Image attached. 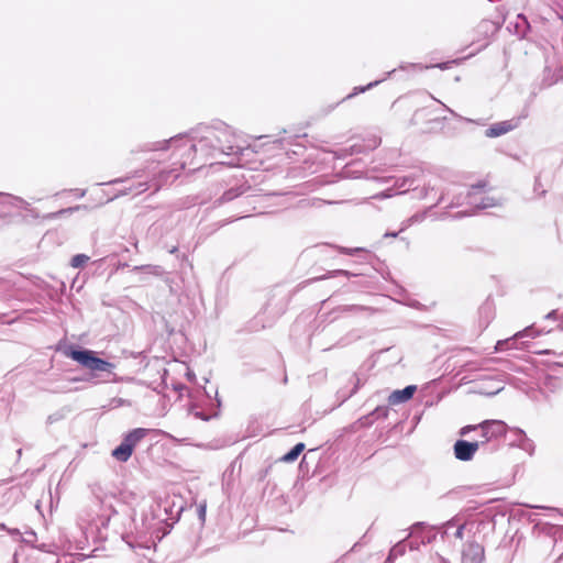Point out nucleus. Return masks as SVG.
<instances>
[{
  "instance_id": "nucleus-4",
  "label": "nucleus",
  "mask_w": 563,
  "mask_h": 563,
  "mask_svg": "<svg viewBox=\"0 0 563 563\" xmlns=\"http://www.w3.org/2000/svg\"><path fill=\"white\" fill-rule=\"evenodd\" d=\"M481 442H468L465 440H457L454 445L455 459L467 462L471 461L479 448Z\"/></svg>"
},
{
  "instance_id": "nucleus-11",
  "label": "nucleus",
  "mask_w": 563,
  "mask_h": 563,
  "mask_svg": "<svg viewBox=\"0 0 563 563\" xmlns=\"http://www.w3.org/2000/svg\"><path fill=\"white\" fill-rule=\"evenodd\" d=\"M525 335H529V329H525L523 331H519L518 333H516L512 338H509V339H506V340H499L497 343H496V347L495 350L497 352H503L505 350H508V349H512L514 347V344H515V341L517 338H522Z\"/></svg>"
},
{
  "instance_id": "nucleus-37",
  "label": "nucleus",
  "mask_w": 563,
  "mask_h": 563,
  "mask_svg": "<svg viewBox=\"0 0 563 563\" xmlns=\"http://www.w3.org/2000/svg\"><path fill=\"white\" fill-rule=\"evenodd\" d=\"M438 67H440L441 69H444V68H446V64H439Z\"/></svg>"
},
{
  "instance_id": "nucleus-34",
  "label": "nucleus",
  "mask_w": 563,
  "mask_h": 563,
  "mask_svg": "<svg viewBox=\"0 0 563 563\" xmlns=\"http://www.w3.org/2000/svg\"><path fill=\"white\" fill-rule=\"evenodd\" d=\"M177 250H178V249H177V246H174V247H172V249L169 250V253H170V254H174V253H176V252H177Z\"/></svg>"
},
{
  "instance_id": "nucleus-27",
  "label": "nucleus",
  "mask_w": 563,
  "mask_h": 563,
  "mask_svg": "<svg viewBox=\"0 0 563 563\" xmlns=\"http://www.w3.org/2000/svg\"><path fill=\"white\" fill-rule=\"evenodd\" d=\"M14 200L18 201L21 205V207H23L25 209L29 207V203L25 200H23L22 198L14 197Z\"/></svg>"
},
{
  "instance_id": "nucleus-36",
  "label": "nucleus",
  "mask_w": 563,
  "mask_h": 563,
  "mask_svg": "<svg viewBox=\"0 0 563 563\" xmlns=\"http://www.w3.org/2000/svg\"><path fill=\"white\" fill-rule=\"evenodd\" d=\"M386 236H394L395 238V236H397V233L396 232H394V233H386Z\"/></svg>"
},
{
  "instance_id": "nucleus-33",
  "label": "nucleus",
  "mask_w": 563,
  "mask_h": 563,
  "mask_svg": "<svg viewBox=\"0 0 563 563\" xmlns=\"http://www.w3.org/2000/svg\"><path fill=\"white\" fill-rule=\"evenodd\" d=\"M418 544L410 543V550H418Z\"/></svg>"
},
{
  "instance_id": "nucleus-12",
  "label": "nucleus",
  "mask_w": 563,
  "mask_h": 563,
  "mask_svg": "<svg viewBox=\"0 0 563 563\" xmlns=\"http://www.w3.org/2000/svg\"><path fill=\"white\" fill-rule=\"evenodd\" d=\"M132 453L133 450H131V446L121 442V444L112 451V456L119 462H126Z\"/></svg>"
},
{
  "instance_id": "nucleus-41",
  "label": "nucleus",
  "mask_w": 563,
  "mask_h": 563,
  "mask_svg": "<svg viewBox=\"0 0 563 563\" xmlns=\"http://www.w3.org/2000/svg\"><path fill=\"white\" fill-rule=\"evenodd\" d=\"M498 391H500V388H497V390L493 391L492 395H496Z\"/></svg>"
},
{
  "instance_id": "nucleus-2",
  "label": "nucleus",
  "mask_w": 563,
  "mask_h": 563,
  "mask_svg": "<svg viewBox=\"0 0 563 563\" xmlns=\"http://www.w3.org/2000/svg\"><path fill=\"white\" fill-rule=\"evenodd\" d=\"M184 141H190L189 139L179 137V139H170L167 144L169 147L174 148V155L179 158L178 163L181 168H185L187 165H192L191 157L197 153L190 152L184 148Z\"/></svg>"
},
{
  "instance_id": "nucleus-32",
  "label": "nucleus",
  "mask_w": 563,
  "mask_h": 563,
  "mask_svg": "<svg viewBox=\"0 0 563 563\" xmlns=\"http://www.w3.org/2000/svg\"><path fill=\"white\" fill-rule=\"evenodd\" d=\"M55 420H57V418H55L54 416H49L48 417V422L49 423H53Z\"/></svg>"
},
{
  "instance_id": "nucleus-35",
  "label": "nucleus",
  "mask_w": 563,
  "mask_h": 563,
  "mask_svg": "<svg viewBox=\"0 0 563 563\" xmlns=\"http://www.w3.org/2000/svg\"><path fill=\"white\" fill-rule=\"evenodd\" d=\"M357 251H360V249L347 250L346 253L347 254H353L354 252H357Z\"/></svg>"
},
{
  "instance_id": "nucleus-17",
  "label": "nucleus",
  "mask_w": 563,
  "mask_h": 563,
  "mask_svg": "<svg viewBox=\"0 0 563 563\" xmlns=\"http://www.w3.org/2000/svg\"><path fill=\"white\" fill-rule=\"evenodd\" d=\"M415 178L413 177H404L396 181V186L400 189V192H406L407 190L415 188Z\"/></svg>"
},
{
  "instance_id": "nucleus-31",
  "label": "nucleus",
  "mask_w": 563,
  "mask_h": 563,
  "mask_svg": "<svg viewBox=\"0 0 563 563\" xmlns=\"http://www.w3.org/2000/svg\"><path fill=\"white\" fill-rule=\"evenodd\" d=\"M552 353L553 352L550 350H544V351L539 352V354H552Z\"/></svg>"
},
{
  "instance_id": "nucleus-30",
  "label": "nucleus",
  "mask_w": 563,
  "mask_h": 563,
  "mask_svg": "<svg viewBox=\"0 0 563 563\" xmlns=\"http://www.w3.org/2000/svg\"><path fill=\"white\" fill-rule=\"evenodd\" d=\"M0 530L11 532L4 523H0Z\"/></svg>"
},
{
  "instance_id": "nucleus-1",
  "label": "nucleus",
  "mask_w": 563,
  "mask_h": 563,
  "mask_svg": "<svg viewBox=\"0 0 563 563\" xmlns=\"http://www.w3.org/2000/svg\"><path fill=\"white\" fill-rule=\"evenodd\" d=\"M67 355L90 371L111 373L115 367L113 363L97 357L90 350H71Z\"/></svg>"
},
{
  "instance_id": "nucleus-5",
  "label": "nucleus",
  "mask_w": 563,
  "mask_h": 563,
  "mask_svg": "<svg viewBox=\"0 0 563 563\" xmlns=\"http://www.w3.org/2000/svg\"><path fill=\"white\" fill-rule=\"evenodd\" d=\"M468 203L476 209H488L497 206V200L493 197L482 195L481 187L474 186L468 192Z\"/></svg>"
},
{
  "instance_id": "nucleus-3",
  "label": "nucleus",
  "mask_w": 563,
  "mask_h": 563,
  "mask_svg": "<svg viewBox=\"0 0 563 563\" xmlns=\"http://www.w3.org/2000/svg\"><path fill=\"white\" fill-rule=\"evenodd\" d=\"M482 430L484 441L488 442L494 438H498L506 432V424L500 420H486L477 426Z\"/></svg>"
},
{
  "instance_id": "nucleus-13",
  "label": "nucleus",
  "mask_w": 563,
  "mask_h": 563,
  "mask_svg": "<svg viewBox=\"0 0 563 563\" xmlns=\"http://www.w3.org/2000/svg\"><path fill=\"white\" fill-rule=\"evenodd\" d=\"M406 552L405 540L397 542L389 551L386 562L393 563L397 558L402 556Z\"/></svg>"
},
{
  "instance_id": "nucleus-10",
  "label": "nucleus",
  "mask_w": 563,
  "mask_h": 563,
  "mask_svg": "<svg viewBox=\"0 0 563 563\" xmlns=\"http://www.w3.org/2000/svg\"><path fill=\"white\" fill-rule=\"evenodd\" d=\"M150 430L145 428H136L130 431L124 438L123 441L125 444L131 446V450H134L136 444L144 439L148 434Z\"/></svg>"
},
{
  "instance_id": "nucleus-15",
  "label": "nucleus",
  "mask_w": 563,
  "mask_h": 563,
  "mask_svg": "<svg viewBox=\"0 0 563 563\" xmlns=\"http://www.w3.org/2000/svg\"><path fill=\"white\" fill-rule=\"evenodd\" d=\"M133 271H144L148 274H153L156 276H162L165 272L162 266L157 265H142V266H135Z\"/></svg>"
},
{
  "instance_id": "nucleus-25",
  "label": "nucleus",
  "mask_w": 563,
  "mask_h": 563,
  "mask_svg": "<svg viewBox=\"0 0 563 563\" xmlns=\"http://www.w3.org/2000/svg\"><path fill=\"white\" fill-rule=\"evenodd\" d=\"M78 209H79V207L63 209V210L58 211L57 213H55L54 216L62 214V213H71L74 210H78Z\"/></svg>"
},
{
  "instance_id": "nucleus-19",
  "label": "nucleus",
  "mask_w": 563,
  "mask_h": 563,
  "mask_svg": "<svg viewBox=\"0 0 563 563\" xmlns=\"http://www.w3.org/2000/svg\"><path fill=\"white\" fill-rule=\"evenodd\" d=\"M242 190L240 188H231L229 189L228 191H225L222 197L220 198V200L222 202H227V201H231L233 200L234 198L239 197L240 195H242Z\"/></svg>"
},
{
  "instance_id": "nucleus-45",
  "label": "nucleus",
  "mask_w": 563,
  "mask_h": 563,
  "mask_svg": "<svg viewBox=\"0 0 563 563\" xmlns=\"http://www.w3.org/2000/svg\"><path fill=\"white\" fill-rule=\"evenodd\" d=\"M0 196H8V195H7V194H4V192H0Z\"/></svg>"
},
{
  "instance_id": "nucleus-7",
  "label": "nucleus",
  "mask_w": 563,
  "mask_h": 563,
  "mask_svg": "<svg viewBox=\"0 0 563 563\" xmlns=\"http://www.w3.org/2000/svg\"><path fill=\"white\" fill-rule=\"evenodd\" d=\"M209 134H211L212 137L216 140V147L222 154L233 155L240 151V147L234 144L229 133L221 132L220 134H216V131H210Z\"/></svg>"
},
{
  "instance_id": "nucleus-21",
  "label": "nucleus",
  "mask_w": 563,
  "mask_h": 563,
  "mask_svg": "<svg viewBox=\"0 0 563 563\" xmlns=\"http://www.w3.org/2000/svg\"><path fill=\"white\" fill-rule=\"evenodd\" d=\"M198 516L201 522L206 519V504H201L198 507Z\"/></svg>"
},
{
  "instance_id": "nucleus-16",
  "label": "nucleus",
  "mask_w": 563,
  "mask_h": 563,
  "mask_svg": "<svg viewBox=\"0 0 563 563\" xmlns=\"http://www.w3.org/2000/svg\"><path fill=\"white\" fill-rule=\"evenodd\" d=\"M468 551L472 553L473 563L482 562L484 550L479 544H470Z\"/></svg>"
},
{
  "instance_id": "nucleus-23",
  "label": "nucleus",
  "mask_w": 563,
  "mask_h": 563,
  "mask_svg": "<svg viewBox=\"0 0 563 563\" xmlns=\"http://www.w3.org/2000/svg\"><path fill=\"white\" fill-rule=\"evenodd\" d=\"M454 536L457 539H463V537H464V525H461V526L457 527Z\"/></svg>"
},
{
  "instance_id": "nucleus-9",
  "label": "nucleus",
  "mask_w": 563,
  "mask_h": 563,
  "mask_svg": "<svg viewBox=\"0 0 563 563\" xmlns=\"http://www.w3.org/2000/svg\"><path fill=\"white\" fill-rule=\"evenodd\" d=\"M416 390L417 387L415 385H408L404 389L394 390L388 397V402L390 405H399L406 402L412 398Z\"/></svg>"
},
{
  "instance_id": "nucleus-6",
  "label": "nucleus",
  "mask_w": 563,
  "mask_h": 563,
  "mask_svg": "<svg viewBox=\"0 0 563 563\" xmlns=\"http://www.w3.org/2000/svg\"><path fill=\"white\" fill-rule=\"evenodd\" d=\"M520 124V118H512L510 120L501 121L492 124L486 131L485 135L487 137H498L501 136L516 128H518Z\"/></svg>"
},
{
  "instance_id": "nucleus-28",
  "label": "nucleus",
  "mask_w": 563,
  "mask_h": 563,
  "mask_svg": "<svg viewBox=\"0 0 563 563\" xmlns=\"http://www.w3.org/2000/svg\"><path fill=\"white\" fill-rule=\"evenodd\" d=\"M556 318V310H552L547 314V319H555Z\"/></svg>"
},
{
  "instance_id": "nucleus-24",
  "label": "nucleus",
  "mask_w": 563,
  "mask_h": 563,
  "mask_svg": "<svg viewBox=\"0 0 563 563\" xmlns=\"http://www.w3.org/2000/svg\"><path fill=\"white\" fill-rule=\"evenodd\" d=\"M477 427H474V426H466V427H463L460 431V434L461 435H466L468 433V431L471 430H474L476 429Z\"/></svg>"
},
{
  "instance_id": "nucleus-40",
  "label": "nucleus",
  "mask_w": 563,
  "mask_h": 563,
  "mask_svg": "<svg viewBox=\"0 0 563 563\" xmlns=\"http://www.w3.org/2000/svg\"><path fill=\"white\" fill-rule=\"evenodd\" d=\"M498 391H500V388H497V390L493 391L492 395H496Z\"/></svg>"
},
{
  "instance_id": "nucleus-18",
  "label": "nucleus",
  "mask_w": 563,
  "mask_h": 563,
  "mask_svg": "<svg viewBox=\"0 0 563 563\" xmlns=\"http://www.w3.org/2000/svg\"><path fill=\"white\" fill-rule=\"evenodd\" d=\"M89 261V256H87L86 254H77L75 256H73L71 261H70V265L71 267L74 268H80L82 267L87 262Z\"/></svg>"
},
{
  "instance_id": "nucleus-43",
  "label": "nucleus",
  "mask_w": 563,
  "mask_h": 563,
  "mask_svg": "<svg viewBox=\"0 0 563 563\" xmlns=\"http://www.w3.org/2000/svg\"><path fill=\"white\" fill-rule=\"evenodd\" d=\"M554 365H556V366H563V364H562V363H554Z\"/></svg>"
},
{
  "instance_id": "nucleus-39",
  "label": "nucleus",
  "mask_w": 563,
  "mask_h": 563,
  "mask_svg": "<svg viewBox=\"0 0 563 563\" xmlns=\"http://www.w3.org/2000/svg\"><path fill=\"white\" fill-rule=\"evenodd\" d=\"M448 110H449V111L451 112V114H453L454 117H459V115H457L453 110H451V109H448Z\"/></svg>"
},
{
  "instance_id": "nucleus-8",
  "label": "nucleus",
  "mask_w": 563,
  "mask_h": 563,
  "mask_svg": "<svg viewBox=\"0 0 563 563\" xmlns=\"http://www.w3.org/2000/svg\"><path fill=\"white\" fill-rule=\"evenodd\" d=\"M212 140L214 139L210 134L209 136H205L203 139H201L198 143H194L191 140L184 141V148L190 152L201 153L208 156L211 155V151L217 150V147H214L217 146V144L212 143Z\"/></svg>"
},
{
  "instance_id": "nucleus-44",
  "label": "nucleus",
  "mask_w": 563,
  "mask_h": 563,
  "mask_svg": "<svg viewBox=\"0 0 563 563\" xmlns=\"http://www.w3.org/2000/svg\"><path fill=\"white\" fill-rule=\"evenodd\" d=\"M396 69H391V71H389L387 75L389 76L390 74L395 73Z\"/></svg>"
},
{
  "instance_id": "nucleus-38",
  "label": "nucleus",
  "mask_w": 563,
  "mask_h": 563,
  "mask_svg": "<svg viewBox=\"0 0 563 563\" xmlns=\"http://www.w3.org/2000/svg\"><path fill=\"white\" fill-rule=\"evenodd\" d=\"M460 119L466 121V122H473L471 119H466V118H462V117H459Z\"/></svg>"
},
{
  "instance_id": "nucleus-20",
  "label": "nucleus",
  "mask_w": 563,
  "mask_h": 563,
  "mask_svg": "<svg viewBox=\"0 0 563 563\" xmlns=\"http://www.w3.org/2000/svg\"><path fill=\"white\" fill-rule=\"evenodd\" d=\"M382 80H375L373 82H369L367 86H364V87H355L354 88V92L349 95L347 98H352L353 96H356L357 93H361V92H365L366 90L377 86L379 82H382Z\"/></svg>"
},
{
  "instance_id": "nucleus-26",
  "label": "nucleus",
  "mask_w": 563,
  "mask_h": 563,
  "mask_svg": "<svg viewBox=\"0 0 563 563\" xmlns=\"http://www.w3.org/2000/svg\"><path fill=\"white\" fill-rule=\"evenodd\" d=\"M147 189L146 183H140L136 188V194L143 192Z\"/></svg>"
},
{
  "instance_id": "nucleus-42",
  "label": "nucleus",
  "mask_w": 563,
  "mask_h": 563,
  "mask_svg": "<svg viewBox=\"0 0 563 563\" xmlns=\"http://www.w3.org/2000/svg\"><path fill=\"white\" fill-rule=\"evenodd\" d=\"M498 391H500V388H497V390L493 391L492 395H496Z\"/></svg>"
},
{
  "instance_id": "nucleus-46",
  "label": "nucleus",
  "mask_w": 563,
  "mask_h": 563,
  "mask_svg": "<svg viewBox=\"0 0 563 563\" xmlns=\"http://www.w3.org/2000/svg\"><path fill=\"white\" fill-rule=\"evenodd\" d=\"M561 356H563V353L561 354Z\"/></svg>"
},
{
  "instance_id": "nucleus-29",
  "label": "nucleus",
  "mask_w": 563,
  "mask_h": 563,
  "mask_svg": "<svg viewBox=\"0 0 563 563\" xmlns=\"http://www.w3.org/2000/svg\"><path fill=\"white\" fill-rule=\"evenodd\" d=\"M422 525H423L422 522H417V523H415V525L412 526V530H416V529H418V528L422 527Z\"/></svg>"
},
{
  "instance_id": "nucleus-22",
  "label": "nucleus",
  "mask_w": 563,
  "mask_h": 563,
  "mask_svg": "<svg viewBox=\"0 0 563 563\" xmlns=\"http://www.w3.org/2000/svg\"><path fill=\"white\" fill-rule=\"evenodd\" d=\"M407 67L417 68V69H423V68H429L430 66L423 67L420 64H408V65H400L399 66L400 69H407Z\"/></svg>"
},
{
  "instance_id": "nucleus-14",
  "label": "nucleus",
  "mask_w": 563,
  "mask_h": 563,
  "mask_svg": "<svg viewBox=\"0 0 563 563\" xmlns=\"http://www.w3.org/2000/svg\"><path fill=\"white\" fill-rule=\"evenodd\" d=\"M305 450L303 443H297L289 452H287L282 460L284 462H294L297 460L299 454Z\"/></svg>"
}]
</instances>
